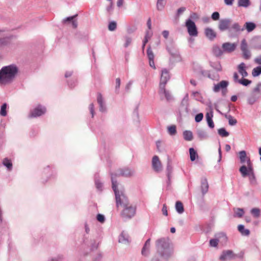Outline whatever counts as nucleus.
Wrapping results in <instances>:
<instances>
[{
  "mask_svg": "<svg viewBox=\"0 0 261 261\" xmlns=\"http://www.w3.org/2000/svg\"><path fill=\"white\" fill-rule=\"evenodd\" d=\"M155 245L156 254L152 258L151 261H168L173 253V250L170 247L169 239H159L156 241Z\"/></svg>",
  "mask_w": 261,
  "mask_h": 261,
  "instance_id": "obj_1",
  "label": "nucleus"
},
{
  "mask_svg": "<svg viewBox=\"0 0 261 261\" xmlns=\"http://www.w3.org/2000/svg\"><path fill=\"white\" fill-rule=\"evenodd\" d=\"M18 72L17 67L14 64L6 66L0 70V85L11 83Z\"/></svg>",
  "mask_w": 261,
  "mask_h": 261,
  "instance_id": "obj_2",
  "label": "nucleus"
},
{
  "mask_svg": "<svg viewBox=\"0 0 261 261\" xmlns=\"http://www.w3.org/2000/svg\"><path fill=\"white\" fill-rule=\"evenodd\" d=\"M112 185L113 190L115 193L116 206L117 207H119L120 206L122 207L129 203L128 197L126 195L124 190L118 189V183L117 180L115 179L114 176H112Z\"/></svg>",
  "mask_w": 261,
  "mask_h": 261,
  "instance_id": "obj_3",
  "label": "nucleus"
},
{
  "mask_svg": "<svg viewBox=\"0 0 261 261\" xmlns=\"http://www.w3.org/2000/svg\"><path fill=\"white\" fill-rule=\"evenodd\" d=\"M123 209L121 215L123 218L130 219L135 216L136 212V206L133 205L130 202L122 206Z\"/></svg>",
  "mask_w": 261,
  "mask_h": 261,
  "instance_id": "obj_4",
  "label": "nucleus"
},
{
  "mask_svg": "<svg viewBox=\"0 0 261 261\" xmlns=\"http://www.w3.org/2000/svg\"><path fill=\"white\" fill-rule=\"evenodd\" d=\"M239 171L243 177H248L251 182L255 180L253 166L247 167L245 165H243L240 168Z\"/></svg>",
  "mask_w": 261,
  "mask_h": 261,
  "instance_id": "obj_5",
  "label": "nucleus"
},
{
  "mask_svg": "<svg viewBox=\"0 0 261 261\" xmlns=\"http://www.w3.org/2000/svg\"><path fill=\"white\" fill-rule=\"evenodd\" d=\"M135 171L129 168L125 167L118 169L115 173H111V178L112 176H114V178L116 180V177L119 176H123L125 177H129L134 175Z\"/></svg>",
  "mask_w": 261,
  "mask_h": 261,
  "instance_id": "obj_6",
  "label": "nucleus"
},
{
  "mask_svg": "<svg viewBox=\"0 0 261 261\" xmlns=\"http://www.w3.org/2000/svg\"><path fill=\"white\" fill-rule=\"evenodd\" d=\"M221 48L219 45L215 44L212 48V53L214 56L218 58L221 56L224 53L228 51V42L222 44Z\"/></svg>",
  "mask_w": 261,
  "mask_h": 261,
  "instance_id": "obj_7",
  "label": "nucleus"
},
{
  "mask_svg": "<svg viewBox=\"0 0 261 261\" xmlns=\"http://www.w3.org/2000/svg\"><path fill=\"white\" fill-rule=\"evenodd\" d=\"M261 95V83H258L255 87H254L251 93L250 97L249 98V102L250 104L254 103L257 100Z\"/></svg>",
  "mask_w": 261,
  "mask_h": 261,
  "instance_id": "obj_8",
  "label": "nucleus"
},
{
  "mask_svg": "<svg viewBox=\"0 0 261 261\" xmlns=\"http://www.w3.org/2000/svg\"><path fill=\"white\" fill-rule=\"evenodd\" d=\"M187 28L188 32L191 36H197L198 35V31L195 22L191 19L186 20L185 23Z\"/></svg>",
  "mask_w": 261,
  "mask_h": 261,
  "instance_id": "obj_9",
  "label": "nucleus"
},
{
  "mask_svg": "<svg viewBox=\"0 0 261 261\" xmlns=\"http://www.w3.org/2000/svg\"><path fill=\"white\" fill-rule=\"evenodd\" d=\"M228 82L226 81H221L220 83L215 84L213 91L215 92H218L220 91L222 92V95L225 96L227 94V87Z\"/></svg>",
  "mask_w": 261,
  "mask_h": 261,
  "instance_id": "obj_10",
  "label": "nucleus"
},
{
  "mask_svg": "<svg viewBox=\"0 0 261 261\" xmlns=\"http://www.w3.org/2000/svg\"><path fill=\"white\" fill-rule=\"evenodd\" d=\"M159 94L161 99H163V96H164L167 101H171L173 100V97L171 92L169 90H166L165 86H164L163 85L159 86Z\"/></svg>",
  "mask_w": 261,
  "mask_h": 261,
  "instance_id": "obj_11",
  "label": "nucleus"
},
{
  "mask_svg": "<svg viewBox=\"0 0 261 261\" xmlns=\"http://www.w3.org/2000/svg\"><path fill=\"white\" fill-rule=\"evenodd\" d=\"M240 48L242 52L243 58L246 60L250 59L251 56V54L248 49V44L245 39L242 40Z\"/></svg>",
  "mask_w": 261,
  "mask_h": 261,
  "instance_id": "obj_12",
  "label": "nucleus"
},
{
  "mask_svg": "<svg viewBox=\"0 0 261 261\" xmlns=\"http://www.w3.org/2000/svg\"><path fill=\"white\" fill-rule=\"evenodd\" d=\"M46 112V109L41 106L34 109L30 113V117H37L44 114Z\"/></svg>",
  "mask_w": 261,
  "mask_h": 261,
  "instance_id": "obj_13",
  "label": "nucleus"
},
{
  "mask_svg": "<svg viewBox=\"0 0 261 261\" xmlns=\"http://www.w3.org/2000/svg\"><path fill=\"white\" fill-rule=\"evenodd\" d=\"M239 157L240 160V162L242 164H244L246 162L247 165H246L247 167H250L253 166V164L250 161V158L247 156L246 152L245 151H241L239 152Z\"/></svg>",
  "mask_w": 261,
  "mask_h": 261,
  "instance_id": "obj_14",
  "label": "nucleus"
},
{
  "mask_svg": "<svg viewBox=\"0 0 261 261\" xmlns=\"http://www.w3.org/2000/svg\"><path fill=\"white\" fill-rule=\"evenodd\" d=\"M152 166L155 172H160L162 169V164L158 156L154 155L152 160Z\"/></svg>",
  "mask_w": 261,
  "mask_h": 261,
  "instance_id": "obj_15",
  "label": "nucleus"
},
{
  "mask_svg": "<svg viewBox=\"0 0 261 261\" xmlns=\"http://www.w3.org/2000/svg\"><path fill=\"white\" fill-rule=\"evenodd\" d=\"M233 79L234 82L238 83L245 86H247L251 83V81L245 79V77L239 78V75L238 73H234L233 75Z\"/></svg>",
  "mask_w": 261,
  "mask_h": 261,
  "instance_id": "obj_16",
  "label": "nucleus"
},
{
  "mask_svg": "<svg viewBox=\"0 0 261 261\" xmlns=\"http://www.w3.org/2000/svg\"><path fill=\"white\" fill-rule=\"evenodd\" d=\"M169 79L170 76L168 71L166 69L162 70L159 86H161L162 85L165 86Z\"/></svg>",
  "mask_w": 261,
  "mask_h": 261,
  "instance_id": "obj_17",
  "label": "nucleus"
},
{
  "mask_svg": "<svg viewBox=\"0 0 261 261\" xmlns=\"http://www.w3.org/2000/svg\"><path fill=\"white\" fill-rule=\"evenodd\" d=\"M130 240L128 234L124 231L121 232L119 237V242L125 245H128Z\"/></svg>",
  "mask_w": 261,
  "mask_h": 261,
  "instance_id": "obj_18",
  "label": "nucleus"
},
{
  "mask_svg": "<svg viewBox=\"0 0 261 261\" xmlns=\"http://www.w3.org/2000/svg\"><path fill=\"white\" fill-rule=\"evenodd\" d=\"M204 34L205 36L211 41H213L216 37V33L211 28L205 29Z\"/></svg>",
  "mask_w": 261,
  "mask_h": 261,
  "instance_id": "obj_19",
  "label": "nucleus"
},
{
  "mask_svg": "<svg viewBox=\"0 0 261 261\" xmlns=\"http://www.w3.org/2000/svg\"><path fill=\"white\" fill-rule=\"evenodd\" d=\"M215 237L217 238L218 242L222 245H225L227 242V237L226 234L223 232H219L215 235Z\"/></svg>",
  "mask_w": 261,
  "mask_h": 261,
  "instance_id": "obj_20",
  "label": "nucleus"
},
{
  "mask_svg": "<svg viewBox=\"0 0 261 261\" xmlns=\"http://www.w3.org/2000/svg\"><path fill=\"white\" fill-rule=\"evenodd\" d=\"M200 188L202 195L204 196L208 190V184L206 178L203 177L201 178Z\"/></svg>",
  "mask_w": 261,
  "mask_h": 261,
  "instance_id": "obj_21",
  "label": "nucleus"
},
{
  "mask_svg": "<svg viewBox=\"0 0 261 261\" xmlns=\"http://www.w3.org/2000/svg\"><path fill=\"white\" fill-rule=\"evenodd\" d=\"M97 101L99 106V111L101 112H106L107 110L106 106L103 100L102 95L100 93L98 94Z\"/></svg>",
  "mask_w": 261,
  "mask_h": 261,
  "instance_id": "obj_22",
  "label": "nucleus"
},
{
  "mask_svg": "<svg viewBox=\"0 0 261 261\" xmlns=\"http://www.w3.org/2000/svg\"><path fill=\"white\" fill-rule=\"evenodd\" d=\"M77 16V14L72 16L68 17L63 20V22L65 23L66 22H71L72 26L73 28L75 29L77 27V21L74 18Z\"/></svg>",
  "mask_w": 261,
  "mask_h": 261,
  "instance_id": "obj_23",
  "label": "nucleus"
},
{
  "mask_svg": "<svg viewBox=\"0 0 261 261\" xmlns=\"http://www.w3.org/2000/svg\"><path fill=\"white\" fill-rule=\"evenodd\" d=\"M150 245V239H148L145 242L143 247L142 249L141 253L144 256H148L149 253V248Z\"/></svg>",
  "mask_w": 261,
  "mask_h": 261,
  "instance_id": "obj_24",
  "label": "nucleus"
},
{
  "mask_svg": "<svg viewBox=\"0 0 261 261\" xmlns=\"http://www.w3.org/2000/svg\"><path fill=\"white\" fill-rule=\"evenodd\" d=\"M219 29L221 31H224L228 29V19H221L219 21L218 26Z\"/></svg>",
  "mask_w": 261,
  "mask_h": 261,
  "instance_id": "obj_25",
  "label": "nucleus"
},
{
  "mask_svg": "<svg viewBox=\"0 0 261 261\" xmlns=\"http://www.w3.org/2000/svg\"><path fill=\"white\" fill-rule=\"evenodd\" d=\"M252 47L256 49H261V37H255L252 41Z\"/></svg>",
  "mask_w": 261,
  "mask_h": 261,
  "instance_id": "obj_26",
  "label": "nucleus"
},
{
  "mask_svg": "<svg viewBox=\"0 0 261 261\" xmlns=\"http://www.w3.org/2000/svg\"><path fill=\"white\" fill-rule=\"evenodd\" d=\"M166 171H167V177L168 179V181L169 182L170 180L171 177V174L172 173V167L171 166V160L169 158V156H168V161H167Z\"/></svg>",
  "mask_w": 261,
  "mask_h": 261,
  "instance_id": "obj_27",
  "label": "nucleus"
},
{
  "mask_svg": "<svg viewBox=\"0 0 261 261\" xmlns=\"http://www.w3.org/2000/svg\"><path fill=\"white\" fill-rule=\"evenodd\" d=\"M239 73L242 76V77H245L248 75L246 70V65L244 63L240 64L238 66Z\"/></svg>",
  "mask_w": 261,
  "mask_h": 261,
  "instance_id": "obj_28",
  "label": "nucleus"
},
{
  "mask_svg": "<svg viewBox=\"0 0 261 261\" xmlns=\"http://www.w3.org/2000/svg\"><path fill=\"white\" fill-rule=\"evenodd\" d=\"M171 46L167 45L166 49L168 50V53L173 57H176L179 56L178 52L172 46V42L171 43Z\"/></svg>",
  "mask_w": 261,
  "mask_h": 261,
  "instance_id": "obj_29",
  "label": "nucleus"
},
{
  "mask_svg": "<svg viewBox=\"0 0 261 261\" xmlns=\"http://www.w3.org/2000/svg\"><path fill=\"white\" fill-rule=\"evenodd\" d=\"M196 134L200 140H204L208 138V135L207 133L201 129H198L196 130Z\"/></svg>",
  "mask_w": 261,
  "mask_h": 261,
  "instance_id": "obj_30",
  "label": "nucleus"
},
{
  "mask_svg": "<svg viewBox=\"0 0 261 261\" xmlns=\"http://www.w3.org/2000/svg\"><path fill=\"white\" fill-rule=\"evenodd\" d=\"M213 116L212 113H207L205 116L207 124L210 128H214V123L212 119Z\"/></svg>",
  "mask_w": 261,
  "mask_h": 261,
  "instance_id": "obj_31",
  "label": "nucleus"
},
{
  "mask_svg": "<svg viewBox=\"0 0 261 261\" xmlns=\"http://www.w3.org/2000/svg\"><path fill=\"white\" fill-rule=\"evenodd\" d=\"M244 28L248 32L253 31L256 28V24L251 22H247L244 24Z\"/></svg>",
  "mask_w": 261,
  "mask_h": 261,
  "instance_id": "obj_32",
  "label": "nucleus"
},
{
  "mask_svg": "<svg viewBox=\"0 0 261 261\" xmlns=\"http://www.w3.org/2000/svg\"><path fill=\"white\" fill-rule=\"evenodd\" d=\"M184 138L186 141H192L193 140V133L190 130H185L183 132Z\"/></svg>",
  "mask_w": 261,
  "mask_h": 261,
  "instance_id": "obj_33",
  "label": "nucleus"
},
{
  "mask_svg": "<svg viewBox=\"0 0 261 261\" xmlns=\"http://www.w3.org/2000/svg\"><path fill=\"white\" fill-rule=\"evenodd\" d=\"M175 209H176V212L178 214H181L184 213V206H183V204L181 202H180V201H177L176 202Z\"/></svg>",
  "mask_w": 261,
  "mask_h": 261,
  "instance_id": "obj_34",
  "label": "nucleus"
},
{
  "mask_svg": "<svg viewBox=\"0 0 261 261\" xmlns=\"http://www.w3.org/2000/svg\"><path fill=\"white\" fill-rule=\"evenodd\" d=\"M238 230L243 236H248L250 234L249 229H245L243 225H239L238 226Z\"/></svg>",
  "mask_w": 261,
  "mask_h": 261,
  "instance_id": "obj_35",
  "label": "nucleus"
},
{
  "mask_svg": "<svg viewBox=\"0 0 261 261\" xmlns=\"http://www.w3.org/2000/svg\"><path fill=\"white\" fill-rule=\"evenodd\" d=\"M179 113L180 116H188L189 113V110L188 107H179Z\"/></svg>",
  "mask_w": 261,
  "mask_h": 261,
  "instance_id": "obj_36",
  "label": "nucleus"
},
{
  "mask_svg": "<svg viewBox=\"0 0 261 261\" xmlns=\"http://www.w3.org/2000/svg\"><path fill=\"white\" fill-rule=\"evenodd\" d=\"M10 38L8 37L0 38V47L7 46L10 43Z\"/></svg>",
  "mask_w": 261,
  "mask_h": 261,
  "instance_id": "obj_37",
  "label": "nucleus"
},
{
  "mask_svg": "<svg viewBox=\"0 0 261 261\" xmlns=\"http://www.w3.org/2000/svg\"><path fill=\"white\" fill-rule=\"evenodd\" d=\"M210 66L216 70L217 71H220L221 70V66L219 62H212L211 61H210Z\"/></svg>",
  "mask_w": 261,
  "mask_h": 261,
  "instance_id": "obj_38",
  "label": "nucleus"
},
{
  "mask_svg": "<svg viewBox=\"0 0 261 261\" xmlns=\"http://www.w3.org/2000/svg\"><path fill=\"white\" fill-rule=\"evenodd\" d=\"M190 157L191 161H194L196 158L198 156L197 152L193 148H190L189 149Z\"/></svg>",
  "mask_w": 261,
  "mask_h": 261,
  "instance_id": "obj_39",
  "label": "nucleus"
},
{
  "mask_svg": "<svg viewBox=\"0 0 261 261\" xmlns=\"http://www.w3.org/2000/svg\"><path fill=\"white\" fill-rule=\"evenodd\" d=\"M3 164L7 168L8 170L10 171L12 170V163L8 159L5 158L3 160Z\"/></svg>",
  "mask_w": 261,
  "mask_h": 261,
  "instance_id": "obj_40",
  "label": "nucleus"
},
{
  "mask_svg": "<svg viewBox=\"0 0 261 261\" xmlns=\"http://www.w3.org/2000/svg\"><path fill=\"white\" fill-rule=\"evenodd\" d=\"M189 96L188 94H186L181 100L180 107H189Z\"/></svg>",
  "mask_w": 261,
  "mask_h": 261,
  "instance_id": "obj_41",
  "label": "nucleus"
},
{
  "mask_svg": "<svg viewBox=\"0 0 261 261\" xmlns=\"http://www.w3.org/2000/svg\"><path fill=\"white\" fill-rule=\"evenodd\" d=\"M168 132L171 136L175 135L176 134V127L174 125L168 127Z\"/></svg>",
  "mask_w": 261,
  "mask_h": 261,
  "instance_id": "obj_42",
  "label": "nucleus"
},
{
  "mask_svg": "<svg viewBox=\"0 0 261 261\" xmlns=\"http://www.w3.org/2000/svg\"><path fill=\"white\" fill-rule=\"evenodd\" d=\"M232 30L237 32H239L244 31V29L241 28V27L238 23H235L233 24L231 27Z\"/></svg>",
  "mask_w": 261,
  "mask_h": 261,
  "instance_id": "obj_43",
  "label": "nucleus"
},
{
  "mask_svg": "<svg viewBox=\"0 0 261 261\" xmlns=\"http://www.w3.org/2000/svg\"><path fill=\"white\" fill-rule=\"evenodd\" d=\"M117 28V23L115 21H112L108 24V29L110 31H114Z\"/></svg>",
  "mask_w": 261,
  "mask_h": 261,
  "instance_id": "obj_44",
  "label": "nucleus"
},
{
  "mask_svg": "<svg viewBox=\"0 0 261 261\" xmlns=\"http://www.w3.org/2000/svg\"><path fill=\"white\" fill-rule=\"evenodd\" d=\"M250 4L249 0H239L238 5L241 7H247Z\"/></svg>",
  "mask_w": 261,
  "mask_h": 261,
  "instance_id": "obj_45",
  "label": "nucleus"
},
{
  "mask_svg": "<svg viewBox=\"0 0 261 261\" xmlns=\"http://www.w3.org/2000/svg\"><path fill=\"white\" fill-rule=\"evenodd\" d=\"M165 3L164 0H158L156 3V8L158 10L161 11L164 8Z\"/></svg>",
  "mask_w": 261,
  "mask_h": 261,
  "instance_id": "obj_46",
  "label": "nucleus"
},
{
  "mask_svg": "<svg viewBox=\"0 0 261 261\" xmlns=\"http://www.w3.org/2000/svg\"><path fill=\"white\" fill-rule=\"evenodd\" d=\"M147 55L149 60H154V54L152 51L150 46L148 47L147 49Z\"/></svg>",
  "mask_w": 261,
  "mask_h": 261,
  "instance_id": "obj_47",
  "label": "nucleus"
},
{
  "mask_svg": "<svg viewBox=\"0 0 261 261\" xmlns=\"http://www.w3.org/2000/svg\"><path fill=\"white\" fill-rule=\"evenodd\" d=\"M7 105L6 103H4L2 105L1 108L0 114L2 116H6L7 115Z\"/></svg>",
  "mask_w": 261,
  "mask_h": 261,
  "instance_id": "obj_48",
  "label": "nucleus"
},
{
  "mask_svg": "<svg viewBox=\"0 0 261 261\" xmlns=\"http://www.w3.org/2000/svg\"><path fill=\"white\" fill-rule=\"evenodd\" d=\"M261 73V66H258L254 68L252 72V74L253 76L255 77L259 75Z\"/></svg>",
  "mask_w": 261,
  "mask_h": 261,
  "instance_id": "obj_49",
  "label": "nucleus"
},
{
  "mask_svg": "<svg viewBox=\"0 0 261 261\" xmlns=\"http://www.w3.org/2000/svg\"><path fill=\"white\" fill-rule=\"evenodd\" d=\"M218 133L220 136L223 137H227L228 136V132H227L224 128L219 129Z\"/></svg>",
  "mask_w": 261,
  "mask_h": 261,
  "instance_id": "obj_50",
  "label": "nucleus"
},
{
  "mask_svg": "<svg viewBox=\"0 0 261 261\" xmlns=\"http://www.w3.org/2000/svg\"><path fill=\"white\" fill-rule=\"evenodd\" d=\"M95 184L97 189L100 191L102 190L103 184L99 179H95Z\"/></svg>",
  "mask_w": 261,
  "mask_h": 261,
  "instance_id": "obj_51",
  "label": "nucleus"
},
{
  "mask_svg": "<svg viewBox=\"0 0 261 261\" xmlns=\"http://www.w3.org/2000/svg\"><path fill=\"white\" fill-rule=\"evenodd\" d=\"M204 73H205L206 74H207V76L208 77L211 79V80H218V75L216 73H207L204 71H203V74H204Z\"/></svg>",
  "mask_w": 261,
  "mask_h": 261,
  "instance_id": "obj_52",
  "label": "nucleus"
},
{
  "mask_svg": "<svg viewBox=\"0 0 261 261\" xmlns=\"http://www.w3.org/2000/svg\"><path fill=\"white\" fill-rule=\"evenodd\" d=\"M244 214V212L243 209L237 208L234 210V216L238 217H241Z\"/></svg>",
  "mask_w": 261,
  "mask_h": 261,
  "instance_id": "obj_53",
  "label": "nucleus"
},
{
  "mask_svg": "<svg viewBox=\"0 0 261 261\" xmlns=\"http://www.w3.org/2000/svg\"><path fill=\"white\" fill-rule=\"evenodd\" d=\"M251 213L253 215V217L255 218H257L260 215V210L257 208H253L251 211Z\"/></svg>",
  "mask_w": 261,
  "mask_h": 261,
  "instance_id": "obj_54",
  "label": "nucleus"
},
{
  "mask_svg": "<svg viewBox=\"0 0 261 261\" xmlns=\"http://www.w3.org/2000/svg\"><path fill=\"white\" fill-rule=\"evenodd\" d=\"M63 259V255H59L54 257L49 258L47 261H62Z\"/></svg>",
  "mask_w": 261,
  "mask_h": 261,
  "instance_id": "obj_55",
  "label": "nucleus"
},
{
  "mask_svg": "<svg viewBox=\"0 0 261 261\" xmlns=\"http://www.w3.org/2000/svg\"><path fill=\"white\" fill-rule=\"evenodd\" d=\"M152 33H150L149 31H147L145 33V36L144 37V39L143 41L144 43H147L149 39L151 37Z\"/></svg>",
  "mask_w": 261,
  "mask_h": 261,
  "instance_id": "obj_56",
  "label": "nucleus"
},
{
  "mask_svg": "<svg viewBox=\"0 0 261 261\" xmlns=\"http://www.w3.org/2000/svg\"><path fill=\"white\" fill-rule=\"evenodd\" d=\"M228 257V250L223 252V254L220 256V259L222 261L226 260Z\"/></svg>",
  "mask_w": 261,
  "mask_h": 261,
  "instance_id": "obj_57",
  "label": "nucleus"
},
{
  "mask_svg": "<svg viewBox=\"0 0 261 261\" xmlns=\"http://www.w3.org/2000/svg\"><path fill=\"white\" fill-rule=\"evenodd\" d=\"M124 38L125 40V43L124 44V47L126 48L131 44L132 39L130 37L128 36H125Z\"/></svg>",
  "mask_w": 261,
  "mask_h": 261,
  "instance_id": "obj_58",
  "label": "nucleus"
},
{
  "mask_svg": "<svg viewBox=\"0 0 261 261\" xmlns=\"http://www.w3.org/2000/svg\"><path fill=\"white\" fill-rule=\"evenodd\" d=\"M218 243V240L216 237L215 239H211L210 241V245L211 247H217Z\"/></svg>",
  "mask_w": 261,
  "mask_h": 261,
  "instance_id": "obj_59",
  "label": "nucleus"
},
{
  "mask_svg": "<svg viewBox=\"0 0 261 261\" xmlns=\"http://www.w3.org/2000/svg\"><path fill=\"white\" fill-rule=\"evenodd\" d=\"M203 118V115L202 113L197 114L195 117V120L196 122H200Z\"/></svg>",
  "mask_w": 261,
  "mask_h": 261,
  "instance_id": "obj_60",
  "label": "nucleus"
},
{
  "mask_svg": "<svg viewBox=\"0 0 261 261\" xmlns=\"http://www.w3.org/2000/svg\"><path fill=\"white\" fill-rule=\"evenodd\" d=\"M121 83V81L120 78H117L116 79V86H115V91L117 93H118L119 89L120 88Z\"/></svg>",
  "mask_w": 261,
  "mask_h": 261,
  "instance_id": "obj_61",
  "label": "nucleus"
},
{
  "mask_svg": "<svg viewBox=\"0 0 261 261\" xmlns=\"http://www.w3.org/2000/svg\"><path fill=\"white\" fill-rule=\"evenodd\" d=\"M211 18L213 20L216 21L219 19L220 14L218 12H215L212 13L211 15Z\"/></svg>",
  "mask_w": 261,
  "mask_h": 261,
  "instance_id": "obj_62",
  "label": "nucleus"
},
{
  "mask_svg": "<svg viewBox=\"0 0 261 261\" xmlns=\"http://www.w3.org/2000/svg\"><path fill=\"white\" fill-rule=\"evenodd\" d=\"M97 220L100 223H103L105 221V217L104 215L98 214L96 217Z\"/></svg>",
  "mask_w": 261,
  "mask_h": 261,
  "instance_id": "obj_63",
  "label": "nucleus"
},
{
  "mask_svg": "<svg viewBox=\"0 0 261 261\" xmlns=\"http://www.w3.org/2000/svg\"><path fill=\"white\" fill-rule=\"evenodd\" d=\"M102 258V254L101 253L97 254L93 259V261H101Z\"/></svg>",
  "mask_w": 261,
  "mask_h": 261,
  "instance_id": "obj_64",
  "label": "nucleus"
}]
</instances>
